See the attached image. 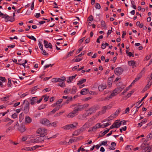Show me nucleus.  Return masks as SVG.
Returning <instances> with one entry per match:
<instances>
[{"instance_id":"72a5a7b5","label":"nucleus","mask_w":152,"mask_h":152,"mask_svg":"<svg viewBox=\"0 0 152 152\" xmlns=\"http://www.w3.org/2000/svg\"><path fill=\"white\" fill-rule=\"evenodd\" d=\"M148 93H146L145 94V96H144L141 100L140 101H139V102H138L137 103L139 102V104H140V103H141L148 96Z\"/></svg>"},{"instance_id":"1a4fd4ad","label":"nucleus","mask_w":152,"mask_h":152,"mask_svg":"<svg viewBox=\"0 0 152 152\" xmlns=\"http://www.w3.org/2000/svg\"><path fill=\"white\" fill-rule=\"evenodd\" d=\"M2 18L5 19L7 20L6 21V22H7L8 21L10 22H13L15 20V18H12L8 16L7 14H5L4 16H2Z\"/></svg>"},{"instance_id":"338daca9","label":"nucleus","mask_w":152,"mask_h":152,"mask_svg":"<svg viewBox=\"0 0 152 152\" xmlns=\"http://www.w3.org/2000/svg\"><path fill=\"white\" fill-rule=\"evenodd\" d=\"M126 121H122L120 122V125L121 124L125 125L126 124Z\"/></svg>"},{"instance_id":"6e6d98bb","label":"nucleus","mask_w":152,"mask_h":152,"mask_svg":"<svg viewBox=\"0 0 152 152\" xmlns=\"http://www.w3.org/2000/svg\"><path fill=\"white\" fill-rule=\"evenodd\" d=\"M45 104H43L41 105L38 108L39 110H40L42 109L45 108Z\"/></svg>"},{"instance_id":"f8f14e48","label":"nucleus","mask_w":152,"mask_h":152,"mask_svg":"<svg viewBox=\"0 0 152 152\" xmlns=\"http://www.w3.org/2000/svg\"><path fill=\"white\" fill-rule=\"evenodd\" d=\"M120 92H119L118 89L116 88L113 91L111 94L110 96V98H112L113 96H114L117 95Z\"/></svg>"},{"instance_id":"473e14b6","label":"nucleus","mask_w":152,"mask_h":152,"mask_svg":"<svg viewBox=\"0 0 152 152\" xmlns=\"http://www.w3.org/2000/svg\"><path fill=\"white\" fill-rule=\"evenodd\" d=\"M65 112V110H63L62 111L60 112H59L58 113H57L56 115H55V116L56 117H57L61 115L63 113H64Z\"/></svg>"},{"instance_id":"09e8293b","label":"nucleus","mask_w":152,"mask_h":152,"mask_svg":"<svg viewBox=\"0 0 152 152\" xmlns=\"http://www.w3.org/2000/svg\"><path fill=\"white\" fill-rule=\"evenodd\" d=\"M93 17L92 15H90L88 18V21H91L93 20Z\"/></svg>"},{"instance_id":"052dcab7","label":"nucleus","mask_w":152,"mask_h":152,"mask_svg":"<svg viewBox=\"0 0 152 152\" xmlns=\"http://www.w3.org/2000/svg\"><path fill=\"white\" fill-rule=\"evenodd\" d=\"M129 107H127L124 111V114L127 113H129Z\"/></svg>"},{"instance_id":"e433bc0d","label":"nucleus","mask_w":152,"mask_h":152,"mask_svg":"<svg viewBox=\"0 0 152 152\" xmlns=\"http://www.w3.org/2000/svg\"><path fill=\"white\" fill-rule=\"evenodd\" d=\"M19 117L20 118V121H21L23 119L24 116L23 115L22 113H21L19 115Z\"/></svg>"},{"instance_id":"f257e3e1","label":"nucleus","mask_w":152,"mask_h":152,"mask_svg":"<svg viewBox=\"0 0 152 152\" xmlns=\"http://www.w3.org/2000/svg\"><path fill=\"white\" fill-rule=\"evenodd\" d=\"M85 107L86 106L84 105H80L79 104H72L70 106V107L71 108L74 107L73 110L71 112L76 116L78 115V112L83 110Z\"/></svg>"},{"instance_id":"393cba45","label":"nucleus","mask_w":152,"mask_h":152,"mask_svg":"<svg viewBox=\"0 0 152 152\" xmlns=\"http://www.w3.org/2000/svg\"><path fill=\"white\" fill-rule=\"evenodd\" d=\"M11 96V95H9L8 96H6L5 97L1 98V99L2 101H6L8 100L9 98Z\"/></svg>"},{"instance_id":"13d9d810","label":"nucleus","mask_w":152,"mask_h":152,"mask_svg":"<svg viewBox=\"0 0 152 152\" xmlns=\"http://www.w3.org/2000/svg\"><path fill=\"white\" fill-rule=\"evenodd\" d=\"M142 104H141L140 106L138 107H137V106H136V107H135V111H134V114H135L138 111L139 108L140 107L142 106Z\"/></svg>"},{"instance_id":"423d86ee","label":"nucleus","mask_w":152,"mask_h":152,"mask_svg":"<svg viewBox=\"0 0 152 152\" xmlns=\"http://www.w3.org/2000/svg\"><path fill=\"white\" fill-rule=\"evenodd\" d=\"M25 103V105L24 106V108L23 109L24 112L27 114L28 113L29 110V103L27 101L24 100L23 102V104Z\"/></svg>"},{"instance_id":"4c0bfd02","label":"nucleus","mask_w":152,"mask_h":152,"mask_svg":"<svg viewBox=\"0 0 152 152\" xmlns=\"http://www.w3.org/2000/svg\"><path fill=\"white\" fill-rule=\"evenodd\" d=\"M117 116V115L113 113L110 116L109 118L110 119H112L113 118H115Z\"/></svg>"},{"instance_id":"e2e57ef3","label":"nucleus","mask_w":152,"mask_h":152,"mask_svg":"<svg viewBox=\"0 0 152 152\" xmlns=\"http://www.w3.org/2000/svg\"><path fill=\"white\" fill-rule=\"evenodd\" d=\"M17 116V114L15 113L12 115V117L13 118H15Z\"/></svg>"},{"instance_id":"a19ab883","label":"nucleus","mask_w":152,"mask_h":152,"mask_svg":"<svg viewBox=\"0 0 152 152\" xmlns=\"http://www.w3.org/2000/svg\"><path fill=\"white\" fill-rule=\"evenodd\" d=\"M74 51V50H73L72 51H70V52H69L68 53V54L67 55V56L66 57V58H68L69 56H71L72 55V54H73Z\"/></svg>"},{"instance_id":"680f3d73","label":"nucleus","mask_w":152,"mask_h":152,"mask_svg":"<svg viewBox=\"0 0 152 152\" xmlns=\"http://www.w3.org/2000/svg\"><path fill=\"white\" fill-rule=\"evenodd\" d=\"M0 80L2 81L3 82H4L5 81L6 79L4 77H0Z\"/></svg>"},{"instance_id":"69168bd1","label":"nucleus","mask_w":152,"mask_h":152,"mask_svg":"<svg viewBox=\"0 0 152 152\" xmlns=\"http://www.w3.org/2000/svg\"><path fill=\"white\" fill-rule=\"evenodd\" d=\"M128 56H129V57H131V56H132L133 57H134V55L131 52H129L128 53Z\"/></svg>"},{"instance_id":"79ce46f5","label":"nucleus","mask_w":152,"mask_h":152,"mask_svg":"<svg viewBox=\"0 0 152 152\" xmlns=\"http://www.w3.org/2000/svg\"><path fill=\"white\" fill-rule=\"evenodd\" d=\"M71 91V89L69 88H66L64 91V93L68 94Z\"/></svg>"},{"instance_id":"de8ad7c7","label":"nucleus","mask_w":152,"mask_h":152,"mask_svg":"<svg viewBox=\"0 0 152 152\" xmlns=\"http://www.w3.org/2000/svg\"><path fill=\"white\" fill-rule=\"evenodd\" d=\"M129 89V87H127L121 93V94L122 95L124 94V93H126L127 91H128Z\"/></svg>"},{"instance_id":"dca6fc26","label":"nucleus","mask_w":152,"mask_h":152,"mask_svg":"<svg viewBox=\"0 0 152 152\" xmlns=\"http://www.w3.org/2000/svg\"><path fill=\"white\" fill-rule=\"evenodd\" d=\"M107 130H105L104 131L102 132V131H101V134H99V137H102L103 136H104V135H105L106 133H107V132H108L109 130L110 129H106Z\"/></svg>"},{"instance_id":"9b49d317","label":"nucleus","mask_w":152,"mask_h":152,"mask_svg":"<svg viewBox=\"0 0 152 152\" xmlns=\"http://www.w3.org/2000/svg\"><path fill=\"white\" fill-rule=\"evenodd\" d=\"M40 122L42 124L46 126H50V124L49 120L45 118L42 119L40 121Z\"/></svg>"},{"instance_id":"cd10ccee","label":"nucleus","mask_w":152,"mask_h":152,"mask_svg":"<svg viewBox=\"0 0 152 152\" xmlns=\"http://www.w3.org/2000/svg\"><path fill=\"white\" fill-rule=\"evenodd\" d=\"M52 81L53 82L55 83L60 82V81H61V79L59 78H53L52 79Z\"/></svg>"},{"instance_id":"6e6552de","label":"nucleus","mask_w":152,"mask_h":152,"mask_svg":"<svg viewBox=\"0 0 152 152\" xmlns=\"http://www.w3.org/2000/svg\"><path fill=\"white\" fill-rule=\"evenodd\" d=\"M101 124L100 123H98L93 127L90 128L88 130V132H95L97 129L99 128H100L101 127Z\"/></svg>"},{"instance_id":"58836bf2","label":"nucleus","mask_w":152,"mask_h":152,"mask_svg":"<svg viewBox=\"0 0 152 152\" xmlns=\"http://www.w3.org/2000/svg\"><path fill=\"white\" fill-rule=\"evenodd\" d=\"M57 123V122H54L52 123H50V125H51V126H53L54 127H56L57 126L56 124Z\"/></svg>"},{"instance_id":"aec40b11","label":"nucleus","mask_w":152,"mask_h":152,"mask_svg":"<svg viewBox=\"0 0 152 152\" xmlns=\"http://www.w3.org/2000/svg\"><path fill=\"white\" fill-rule=\"evenodd\" d=\"M37 97H33L32 98L31 101V104L32 105L34 104L37 102Z\"/></svg>"},{"instance_id":"864d4df0","label":"nucleus","mask_w":152,"mask_h":152,"mask_svg":"<svg viewBox=\"0 0 152 152\" xmlns=\"http://www.w3.org/2000/svg\"><path fill=\"white\" fill-rule=\"evenodd\" d=\"M107 141L106 140L105 141H102L101 143V144H100V146L102 145H105L107 144Z\"/></svg>"},{"instance_id":"603ef678","label":"nucleus","mask_w":152,"mask_h":152,"mask_svg":"<svg viewBox=\"0 0 152 152\" xmlns=\"http://www.w3.org/2000/svg\"><path fill=\"white\" fill-rule=\"evenodd\" d=\"M134 92L133 91H130L129 93L127 95V98L129 97Z\"/></svg>"},{"instance_id":"2eb2a0df","label":"nucleus","mask_w":152,"mask_h":152,"mask_svg":"<svg viewBox=\"0 0 152 152\" xmlns=\"http://www.w3.org/2000/svg\"><path fill=\"white\" fill-rule=\"evenodd\" d=\"M128 64L129 65L132 66L133 68H134L136 66V62L134 61H131L128 62Z\"/></svg>"},{"instance_id":"b1692460","label":"nucleus","mask_w":152,"mask_h":152,"mask_svg":"<svg viewBox=\"0 0 152 152\" xmlns=\"http://www.w3.org/2000/svg\"><path fill=\"white\" fill-rule=\"evenodd\" d=\"M101 26L104 28V29H106L107 27L106 26V24L104 21L102 20L101 22Z\"/></svg>"},{"instance_id":"9d476101","label":"nucleus","mask_w":152,"mask_h":152,"mask_svg":"<svg viewBox=\"0 0 152 152\" xmlns=\"http://www.w3.org/2000/svg\"><path fill=\"white\" fill-rule=\"evenodd\" d=\"M123 71V69L121 67H117L114 70V72L115 74L117 75H121Z\"/></svg>"},{"instance_id":"a211bd4d","label":"nucleus","mask_w":152,"mask_h":152,"mask_svg":"<svg viewBox=\"0 0 152 152\" xmlns=\"http://www.w3.org/2000/svg\"><path fill=\"white\" fill-rule=\"evenodd\" d=\"M26 129L25 128V126L24 125H22L20 126L18 128V130H19L21 132H23L25 131Z\"/></svg>"},{"instance_id":"ea45409f","label":"nucleus","mask_w":152,"mask_h":152,"mask_svg":"<svg viewBox=\"0 0 152 152\" xmlns=\"http://www.w3.org/2000/svg\"><path fill=\"white\" fill-rule=\"evenodd\" d=\"M72 99V97H68L67 99L65 101V103L68 104L69 101H71Z\"/></svg>"},{"instance_id":"c03bdc74","label":"nucleus","mask_w":152,"mask_h":152,"mask_svg":"<svg viewBox=\"0 0 152 152\" xmlns=\"http://www.w3.org/2000/svg\"><path fill=\"white\" fill-rule=\"evenodd\" d=\"M152 84V82H150V80H149V81L148 84L146 85L145 87L147 88H148Z\"/></svg>"},{"instance_id":"bb28decb","label":"nucleus","mask_w":152,"mask_h":152,"mask_svg":"<svg viewBox=\"0 0 152 152\" xmlns=\"http://www.w3.org/2000/svg\"><path fill=\"white\" fill-rule=\"evenodd\" d=\"M113 124H115V126H116L115 128H118L120 126V122L119 123V121L118 120H116L115 122H114Z\"/></svg>"},{"instance_id":"f03ea898","label":"nucleus","mask_w":152,"mask_h":152,"mask_svg":"<svg viewBox=\"0 0 152 152\" xmlns=\"http://www.w3.org/2000/svg\"><path fill=\"white\" fill-rule=\"evenodd\" d=\"M100 108L98 105L92 106L86 110V112L88 116L91 115L92 114L95 113L96 110Z\"/></svg>"},{"instance_id":"7ed1b4c3","label":"nucleus","mask_w":152,"mask_h":152,"mask_svg":"<svg viewBox=\"0 0 152 152\" xmlns=\"http://www.w3.org/2000/svg\"><path fill=\"white\" fill-rule=\"evenodd\" d=\"M86 124H84L83 126L81 127L80 129L75 131L74 132V133L73 134V136H76L78 135L86 129Z\"/></svg>"},{"instance_id":"0e129e2a","label":"nucleus","mask_w":152,"mask_h":152,"mask_svg":"<svg viewBox=\"0 0 152 152\" xmlns=\"http://www.w3.org/2000/svg\"><path fill=\"white\" fill-rule=\"evenodd\" d=\"M132 147L131 145H127L126 146V149L129 151L132 150V149L131 148Z\"/></svg>"},{"instance_id":"2f4dec72","label":"nucleus","mask_w":152,"mask_h":152,"mask_svg":"<svg viewBox=\"0 0 152 152\" xmlns=\"http://www.w3.org/2000/svg\"><path fill=\"white\" fill-rule=\"evenodd\" d=\"M58 86L62 88L65 86V85L64 82L61 81L58 83Z\"/></svg>"},{"instance_id":"f3484780","label":"nucleus","mask_w":152,"mask_h":152,"mask_svg":"<svg viewBox=\"0 0 152 152\" xmlns=\"http://www.w3.org/2000/svg\"><path fill=\"white\" fill-rule=\"evenodd\" d=\"M79 139L78 137H74L73 138L70 139L69 140V142H68V143H71L73 142H76L77 141H78Z\"/></svg>"},{"instance_id":"f704fd0d","label":"nucleus","mask_w":152,"mask_h":152,"mask_svg":"<svg viewBox=\"0 0 152 152\" xmlns=\"http://www.w3.org/2000/svg\"><path fill=\"white\" fill-rule=\"evenodd\" d=\"M67 116H68L69 118H72L76 116L72 113L71 112H70L69 113Z\"/></svg>"},{"instance_id":"c9c22d12","label":"nucleus","mask_w":152,"mask_h":152,"mask_svg":"<svg viewBox=\"0 0 152 152\" xmlns=\"http://www.w3.org/2000/svg\"><path fill=\"white\" fill-rule=\"evenodd\" d=\"M125 86H123L121 87H117L118 89L119 92L120 93L125 88Z\"/></svg>"},{"instance_id":"a18cd8bd","label":"nucleus","mask_w":152,"mask_h":152,"mask_svg":"<svg viewBox=\"0 0 152 152\" xmlns=\"http://www.w3.org/2000/svg\"><path fill=\"white\" fill-rule=\"evenodd\" d=\"M95 7L96 9H99L101 8L100 5L98 3H96L95 4Z\"/></svg>"},{"instance_id":"c85d7f7f","label":"nucleus","mask_w":152,"mask_h":152,"mask_svg":"<svg viewBox=\"0 0 152 152\" xmlns=\"http://www.w3.org/2000/svg\"><path fill=\"white\" fill-rule=\"evenodd\" d=\"M152 139V132L148 134L147 137V139L145 140L148 141L151 140Z\"/></svg>"},{"instance_id":"0eeeda50","label":"nucleus","mask_w":152,"mask_h":152,"mask_svg":"<svg viewBox=\"0 0 152 152\" xmlns=\"http://www.w3.org/2000/svg\"><path fill=\"white\" fill-rule=\"evenodd\" d=\"M75 124H76V125H74L73 124H69L64 126L63 128L66 130L73 129L77 125L78 123H75Z\"/></svg>"},{"instance_id":"c756f323","label":"nucleus","mask_w":152,"mask_h":152,"mask_svg":"<svg viewBox=\"0 0 152 152\" xmlns=\"http://www.w3.org/2000/svg\"><path fill=\"white\" fill-rule=\"evenodd\" d=\"M110 125V124L108 123H107L106 124H101V128H104L107 127Z\"/></svg>"},{"instance_id":"20e7f679","label":"nucleus","mask_w":152,"mask_h":152,"mask_svg":"<svg viewBox=\"0 0 152 152\" xmlns=\"http://www.w3.org/2000/svg\"><path fill=\"white\" fill-rule=\"evenodd\" d=\"M112 107V106L111 104H109L102 107V110L98 112V114L97 115H99V114L102 115L106 113L107 110L110 109Z\"/></svg>"},{"instance_id":"412c9836","label":"nucleus","mask_w":152,"mask_h":152,"mask_svg":"<svg viewBox=\"0 0 152 152\" xmlns=\"http://www.w3.org/2000/svg\"><path fill=\"white\" fill-rule=\"evenodd\" d=\"M76 76L77 75H75L69 77V80H68L67 81V82L69 83H71L72 81L75 78Z\"/></svg>"},{"instance_id":"49530a36","label":"nucleus","mask_w":152,"mask_h":152,"mask_svg":"<svg viewBox=\"0 0 152 152\" xmlns=\"http://www.w3.org/2000/svg\"><path fill=\"white\" fill-rule=\"evenodd\" d=\"M62 107V105H58L54 109V110H55V111H56L58 110L61 107Z\"/></svg>"},{"instance_id":"6ab92c4d","label":"nucleus","mask_w":152,"mask_h":152,"mask_svg":"<svg viewBox=\"0 0 152 152\" xmlns=\"http://www.w3.org/2000/svg\"><path fill=\"white\" fill-rule=\"evenodd\" d=\"M88 93L87 89L86 88H83L80 91L81 94L83 95H85L87 94Z\"/></svg>"},{"instance_id":"4be33fe9","label":"nucleus","mask_w":152,"mask_h":152,"mask_svg":"<svg viewBox=\"0 0 152 152\" xmlns=\"http://www.w3.org/2000/svg\"><path fill=\"white\" fill-rule=\"evenodd\" d=\"M42 39H39V43H38V45L41 50H43V45L42 43Z\"/></svg>"},{"instance_id":"ddd939ff","label":"nucleus","mask_w":152,"mask_h":152,"mask_svg":"<svg viewBox=\"0 0 152 152\" xmlns=\"http://www.w3.org/2000/svg\"><path fill=\"white\" fill-rule=\"evenodd\" d=\"M45 138V137H44L40 135L36 138V140L37 141V143L40 142L44 141V140L46 139Z\"/></svg>"},{"instance_id":"8fccbe9b","label":"nucleus","mask_w":152,"mask_h":152,"mask_svg":"<svg viewBox=\"0 0 152 152\" xmlns=\"http://www.w3.org/2000/svg\"><path fill=\"white\" fill-rule=\"evenodd\" d=\"M77 89L75 87H74L72 89L71 93L72 94H75L76 91Z\"/></svg>"},{"instance_id":"4468645a","label":"nucleus","mask_w":152,"mask_h":152,"mask_svg":"<svg viewBox=\"0 0 152 152\" xmlns=\"http://www.w3.org/2000/svg\"><path fill=\"white\" fill-rule=\"evenodd\" d=\"M107 86L106 84L103 83L99 85L98 88L99 91H102L103 90L106 88Z\"/></svg>"},{"instance_id":"4d7b16f0","label":"nucleus","mask_w":152,"mask_h":152,"mask_svg":"<svg viewBox=\"0 0 152 152\" xmlns=\"http://www.w3.org/2000/svg\"><path fill=\"white\" fill-rule=\"evenodd\" d=\"M36 138L35 139H32L30 140V142L31 143H37V141L36 140Z\"/></svg>"},{"instance_id":"3c124183","label":"nucleus","mask_w":152,"mask_h":152,"mask_svg":"<svg viewBox=\"0 0 152 152\" xmlns=\"http://www.w3.org/2000/svg\"><path fill=\"white\" fill-rule=\"evenodd\" d=\"M121 110L120 108L118 109L115 112V114L117 116L121 111Z\"/></svg>"},{"instance_id":"a878e982","label":"nucleus","mask_w":152,"mask_h":152,"mask_svg":"<svg viewBox=\"0 0 152 152\" xmlns=\"http://www.w3.org/2000/svg\"><path fill=\"white\" fill-rule=\"evenodd\" d=\"M86 81V79H83L82 80H80L77 83V85L78 86L80 85L81 84H82L83 83L85 82Z\"/></svg>"},{"instance_id":"774afa93","label":"nucleus","mask_w":152,"mask_h":152,"mask_svg":"<svg viewBox=\"0 0 152 152\" xmlns=\"http://www.w3.org/2000/svg\"><path fill=\"white\" fill-rule=\"evenodd\" d=\"M149 149H148V151H149L150 152L152 151V145H151L150 146H148Z\"/></svg>"},{"instance_id":"37998d69","label":"nucleus","mask_w":152,"mask_h":152,"mask_svg":"<svg viewBox=\"0 0 152 152\" xmlns=\"http://www.w3.org/2000/svg\"><path fill=\"white\" fill-rule=\"evenodd\" d=\"M8 82L7 83V86L8 87H10L11 86V82L10 79L8 78Z\"/></svg>"},{"instance_id":"bf43d9fd","label":"nucleus","mask_w":152,"mask_h":152,"mask_svg":"<svg viewBox=\"0 0 152 152\" xmlns=\"http://www.w3.org/2000/svg\"><path fill=\"white\" fill-rule=\"evenodd\" d=\"M63 100L62 99H60L58 101H57L56 103V104H60L62 102Z\"/></svg>"},{"instance_id":"5701e85b","label":"nucleus","mask_w":152,"mask_h":152,"mask_svg":"<svg viewBox=\"0 0 152 152\" xmlns=\"http://www.w3.org/2000/svg\"><path fill=\"white\" fill-rule=\"evenodd\" d=\"M25 121L28 123H30L32 121L31 119L29 116H26L25 118Z\"/></svg>"},{"instance_id":"7c9ffc66","label":"nucleus","mask_w":152,"mask_h":152,"mask_svg":"<svg viewBox=\"0 0 152 152\" xmlns=\"http://www.w3.org/2000/svg\"><path fill=\"white\" fill-rule=\"evenodd\" d=\"M81 115L82 116V118L83 120L87 119V117L88 116V115L86 112L85 113L82 114Z\"/></svg>"},{"instance_id":"39448f33","label":"nucleus","mask_w":152,"mask_h":152,"mask_svg":"<svg viewBox=\"0 0 152 152\" xmlns=\"http://www.w3.org/2000/svg\"><path fill=\"white\" fill-rule=\"evenodd\" d=\"M47 130L44 128H39L37 131L38 134H40V135L44 137L47 134Z\"/></svg>"},{"instance_id":"5fc2aeb1","label":"nucleus","mask_w":152,"mask_h":152,"mask_svg":"<svg viewBox=\"0 0 152 152\" xmlns=\"http://www.w3.org/2000/svg\"><path fill=\"white\" fill-rule=\"evenodd\" d=\"M42 50V53L45 56H47L48 55V54L46 52L45 50L43 49V50Z\"/></svg>"}]
</instances>
